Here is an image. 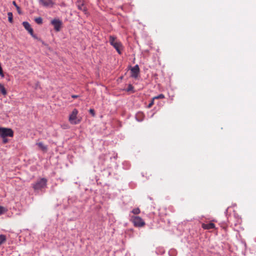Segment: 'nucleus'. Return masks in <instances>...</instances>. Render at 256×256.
<instances>
[{
  "label": "nucleus",
  "instance_id": "obj_25",
  "mask_svg": "<svg viewBox=\"0 0 256 256\" xmlns=\"http://www.w3.org/2000/svg\"><path fill=\"white\" fill-rule=\"evenodd\" d=\"M78 95H72V98H78Z\"/></svg>",
  "mask_w": 256,
  "mask_h": 256
},
{
  "label": "nucleus",
  "instance_id": "obj_8",
  "mask_svg": "<svg viewBox=\"0 0 256 256\" xmlns=\"http://www.w3.org/2000/svg\"><path fill=\"white\" fill-rule=\"evenodd\" d=\"M22 25L25 28L26 30L34 38L35 37L34 34V31L32 28H31L30 25V24L27 22H22Z\"/></svg>",
  "mask_w": 256,
  "mask_h": 256
},
{
  "label": "nucleus",
  "instance_id": "obj_2",
  "mask_svg": "<svg viewBox=\"0 0 256 256\" xmlns=\"http://www.w3.org/2000/svg\"><path fill=\"white\" fill-rule=\"evenodd\" d=\"M78 114V110L74 108L72 111V113L70 114L68 118V120L72 124H79L81 119L79 118L77 116Z\"/></svg>",
  "mask_w": 256,
  "mask_h": 256
},
{
  "label": "nucleus",
  "instance_id": "obj_16",
  "mask_svg": "<svg viewBox=\"0 0 256 256\" xmlns=\"http://www.w3.org/2000/svg\"><path fill=\"white\" fill-rule=\"evenodd\" d=\"M34 20L38 24H42V20L40 17L36 18Z\"/></svg>",
  "mask_w": 256,
  "mask_h": 256
},
{
  "label": "nucleus",
  "instance_id": "obj_18",
  "mask_svg": "<svg viewBox=\"0 0 256 256\" xmlns=\"http://www.w3.org/2000/svg\"><path fill=\"white\" fill-rule=\"evenodd\" d=\"M164 98V96L163 94H160L154 97V99H162Z\"/></svg>",
  "mask_w": 256,
  "mask_h": 256
},
{
  "label": "nucleus",
  "instance_id": "obj_7",
  "mask_svg": "<svg viewBox=\"0 0 256 256\" xmlns=\"http://www.w3.org/2000/svg\"><path fill=\"white\" fill-rule=\"evenodd\" d=\"M51 24L54 26V30L59 32L62 25V22L58 19H54L52 20Z\"/></svg>",
  "mask_w": 256,
  "mask_h": 256
},
{
  "label": "nucleus",
  "instance_id": "obj_1",
  "mask_svg": "<svg viewBox=\"0 0 256 256\" xmlns=\"http://www.w3.org/2000/svg\"><path fill=\"white\" fill-rule=\"evenodd\" d=\"M109 42L110 44L114 46L119 54H121L122 50L123 49L122 45L121 42L114 36H110L109 37Z\"/></svg>",
  "mask_w": 256,
  "mask_h": 256
},
{
  "label": "nucleus",
  "instance_id": "obj_20",
  "mask_svg": "<svg viewBox=\"0 0 256 256\" xmlns=\"http://www.w3.org/2000/svg\"><path fill=\"white\" fill-rule=\"evenodd\" d=\"M154 100L155 99H154V98H153L152 99V100L148 104V108H150L154 105Z\"/></svg>",
  "mask_w": 256,
  "mask_h": 256
},
{
  "label": "nucleus",
  "instance_id": "obj_22",
  "mask_svg": "<svg viewBox=\"0 0 256 256\" xmlns=\"http://www.w3.org/2000/svg\"><path fill=\"white\" fill-rule=\"evenodd\" d=\"M4 207L0 206V215L4 213Z\"/></svg>",
  "mask_w": 256,
  "mask_h": 256
},
{
  "label": "nucleus",
  "instance_id": "obj_4",
  "mask_svg": "<svg viewBox=\"0 0 256 256\" xmlns=\"http://www.w3.org/2000/svg\"><path fill=\"white\" fill-rule=\"evenodd\" d=\"M130 220L136 227H142L146 224L144 221L138 216H132Z\"/></svg>",
  "mask_w": 256,
  "mask_h": 256
},
{
  "label": "nucleus",
  "instance_id": "obj_12",
  "mask_svg": "<svg viewBox=\"0 0 256 256\" xmlns=\"http://www.w3.org/2000/svg\"><path fill=\"white\" fill-rule=\"evenodd\" d=\"M36 144L42 150L46 151L47 150L46 146H44L42 142H40L37 143Z\"/></svg>",
  "mask_w": 256,
  "mask_h": 256
},
{
  "label": "nucleus",
  "instance_id": "obj_24",
  "mask_svg": "<svg viewBox=\"0 0 256 256\" xmlns=\"http://www.w3.org/2000/svg\"><path fill=\"white\" fill-rule=\"evenodd\" d=\"M90 112L93 116H94V114H95V112H94V110L93 109H90Z\"/></svg>",
  "mask_w": 256,
  "mask_h": 256
},
{
  "label": "nucleus",
  "instance_id": "obj_15",
  "mask_svg": "<svg viewBox=\"0 0 256 256\" xmlns=\"http://www.w3.org/2000/svg\"><path fill=\"white\" fill-rule=\"evenodd\" d=\"M8 21L10 22V23H12V14L10 12H8Z\"/></svg>",
  "mask_w": 256,
  "mask_h": 256
},
{
  "label": "nucleus",
  "instance_id": "obj_21",
  "mask_svg": "<svg viewBox=\"0 0 256 256\" xmlns=\"http://www.w3.org/2000/svg\"><path fill=\"white\" fill-rule=\"evenodd\" d=\"M134 87L132 84H129L127 89V91H131L133 90Z\"/></svg>",
  "mask_w": 256,
  "mask_h": 256
},
{
  "label": "nucleus",
  "instance_id": "obj_19",
  "mask_svg": "<svg viewBox=\"0 0 256 256\" xmlns=\"http://www.w3.org/2000/svg\"><path fill=\"white\" fill-rule=\"evenodd\" d=\"M12 4H14L16 7V9H17V10H18V12L19 14H20V7H19L17 4H16V2L14 1V2H12Z\"/></svg>",
  "mask_w": 256,
  "mask_h": 256
},
{
  "label": "nucleus",
  "instance_id": "obj_13",
  "mask_svg": "<svg viewBox=\"0 0 256 256\" xmlns=\"http://www.w3.org/2000/svg\"><path fill=\"white\" fill-rule=\"evenodd\" d=\"M0 90L1 91L2 94L4 96H6L7 94L6 90L4 88V85L2 84H0Z\"/></svg>",
  "mask_w": 256,
  "mask_h": 256
},
{
  "label": "nucleus",
  "instance_id": "obj_17",
  "mask_svg": "<svg viewBox=\"0 0 256 256\" xmlns=\"http://www.w3.org/2000/svg\"><path fill=\"white\" fill-rule=\"evenodd\" d=\"M140 212V210L139 208H135L133 209L132 210V212L134 214H139Z\"/></svg>",
  "mask_w": 256,
  "mask_h": 256
},
{
  "label": "nucleus",
  "instance_id": "obj_6",
  "mask_svg": "<svg viewBox=\"0 0 256 256\" xmlns=\"http://www.w3.org/2000/svg\"><path fill=\"white\" fill-rule=\"evenodd\" d=\"M76 4L78 10L82 11L85 14H88L87 8L84 6V2L82 0H77Z\"/></svg>",
  "mask_w": 256,
  "mask_h": 256
},
{
  "label": "nucleus",
  "instance_id": "obj_9",
  "mask_svg": "<svg viewBox=\"0 0 256 256\" xmlns=\"http://www.w3.org/2000/svg\"><path fill=\"white\" fill-rule=\"evenodd\" d=\"M140 72V68L138 65H136L131 69V76L132 77L136 78L138 77Z\"/></svg>",
  "mask_w": 256,
  "mask_h": 256
},
{
  "label": "nucleus",
  "instance_id": "obj_3",
  "mask_svg": "<svg viewBox=\"0 0 256 256\" xmlns=\"http://www.w3.org/2000/svg\"><path fill=\"white\" fill-rule=\"evenodd\" d=\"M47 180L44 178H40L36 183L32 184V188L35 190H41L46 186Z\"/></svg>",
  "mask_w": 256,
  "mask_h": 256
},
{
  "label": "nucleus",
  "instance_id": "obj_11",
  "mask_svg": "<svg viewBox=\"0 0 256 256\" xmlns=\"http://www.w3.org/2000/svg\"><path fill=\"white\" fill-rule=\"evenodd\" d=\"M202 228L205 230H210L214 228H215V225L212 222H210L208 224H202Z\"/></svg>",
  "mask_w": 256,
  "mask_h": 256
},
{
  "label": "nucleus",
  "instance_id": "obj_5",
  "mask_svg": "<svg viewBox=\"0 0 256 256\" xmlns=\"http://www.w3.org/2000/svg\"><path fill=\"white\" fill-rule=\"evenodd\" d=\"M14 132L10 128H0V136L2 138H6L7 136L13 137Z\"/></svg>",
  "mask_w": 256,
  "mask_h": 256
},
{
  "label": "nucleus",
  "instance_id": "obj_23",
  "mask_svg": "<svg viewBox=\"0 0 256 256\" xmlns=\"http://www.w3.org/2000/svg\"><path fill=\"white\" fill-rule=\"evenodd\" d=\"M2 138V142L4 144H6L8 142V140L6 138Z\"/></svg>",
  "mask_w": 256,
  "mask_h": 256
},
{
  "label": "nucleus",
  "instance_id": "obj_10",
  "mask_svg": "<svg viewBox=\"0 0 256 256\" xmlns=\"http://www.w3.org/2000/svg\"><path fill=\"white\" fill-rule=\"evenodd\" d=\"M39 3L44 6H52L54 4L52 0H39Z\"/></svg>",
  "mask_w": 256,
  "mask_h": 256
},
{
  "label": "nucleus",
  "instance_id": "obj_14",
  "mask_svg": "<svg viewBox=\"0 0 256 256\" xmlns=\"http://www.w3.org/2000/svg\"><path fill=\"white\" fill-rule=\"evenodd\" d=\"M6 240V236L4 234L0 235V245L4 243Z\"/></svg>",
  "mask_w": 256,
  "mask_h": 256
}]
</instances>
